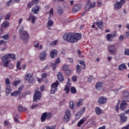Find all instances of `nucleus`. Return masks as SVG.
<instances>
[{
  "label": "nucleus",
  "instance_id": "obj_1",
  "mask_svg": "<svg viewBox=\"0 0 129 129\" xmlns=\"http://www.w3.org/2000/svg\"><path fill=\"white\" fill-rule=\"evenodd\" d=\"M82 35L79 33H67L63 35V39L68 43H76L81 39Z\"/></svg>",
  "mask_w": 129,
  "mask_h": 129
},
{
  "label": "nucleus",
  "instance_id": "obj_2",
  "mask_svg": "<svg viewBox=\"0 0 129 129\" xmlns=\"http://www.w3.org/2000/svg\"><path fill=\"white\" fill-rule=\"evenodd\" d=\"M9 59H13V60H16V55L12 54V53H8L3 56L2 57V61L4 62V67H8L9 63H10Z\"/></svg>",
  "mask_w": 129,
  "mask_h": 129
},
{
  "label": "nucleus",
  "instance_id": "obj_3",
  "mask_svg": "<svg viewBox=\"0 0 129 129\" xmlns=\"http://www.w3.org/2000/svg\"><path fill=\"white\" fill-rule=\"evenodd\" d=\"M19 33L21 40L24 41L25 43H28L29 38H30L29 33L26 31H24V27H22L21 29L19 30Z\"/></svg>",
  "mask_w": 129,
  "mask_h": 129
},
{
  "label": "nucleus",
  "instance_id": "obj_4",
  "mask_svg": "<svg viewBox=\"0 0 129 129\" xmlns=\"http://www.w3.org/2000/svg\"><path fill=\"white\" fill-rule=\"evenodd\" d=\"M79 63L81 67L79 64H78L76 67V72L79 75L81 73V69L82 70H84L86 68V64H85L84 61L81 60Z\"/></svg>",
  "mask_w": 129,
  "mask_h": 129
},
{
  "label": "nucleus",
  "instance_id": "obj_5",
  "mask_svg": "<svg viewBox=\"0 0 129 129\" xmlns=\"http://www.w3.org/2000/svg\"><path fill=\"white\" fill-rule=\"evenodd\" d=\"M52 117V113L51 112H45L42 114L41 117V122H44L46 121V119L47 120H50Z\"/></svg>",
  "mask_w": 129,
  "mask_h": 129
},
{
  "label": "nucleus",
  "instance_id": "obj_6",
  "mask_svg": "<svg viewBox=\"0 0 129 129\" xmlns=\"http://www.w3.org/2000/svg\"><path fill=\"white\" fill-rule=\"evenodd\" d=\"M59 85V82L58 81H56L55 83H52L51 85V92L50 93L51 94H54L56 91L58 90V86Z\"/></svg>",
  "mask_w": 129,
  "mask_h": 129
},
{
  "label": "nucleus",
  "instance_id": "obj_7",
  "mask_svg": "<svg viewBox=\"0 0 129 129\" xmlns=\"http://www.w3.org/2000/svg\"><path fill=\"white\" fill-rule=\"evenodd\" d=\"M96 6V3H95V2H94L93 4H92L90 1L88 0L87 1V4L86 5V7H85V10L87 11H90L91 9L95 8Z\"/></svg>",
  "mask_w": 129,
  "mask_h": 129
},
{
  "label": "nucleus",
  "instance_id": "obj_8",
  "mask_svg": "<svg viewBox=\"0 0 129 129\" xmlns=\"http://www.w3.org/2000/svg\"><path fill=\"white\" fill-rule=\"evenodd\" d=\"M108 51L111 55H115L117 52L116 47L113 45H110L108 46Z\"/></svg>",
  "mask_w": 129,
  "mask_h": 129
},
{
  "label": "nucleus",
  "instance_id": "obj_9",
  "mask_svg": "<svg viewBox=\"0 0 129 129\" xmlns=\"http://www.w3.org/2000/svg\"><path fill=\"white\" fill-rule=\"evenodd\" d=\"M71 117V111L70 109H67L66 111V114L63 117V120L66 122H68Z\"/></svg>",
  "mask_w": 129,
  "mask_h": 129
},
{
  "label": "nucleus",
  "instance_id": "obj_10",
  "mask_svg": "<svg viewBox=\"0 0 129 129\" xmlns=\"http://www.w3.org/2000/svg\"><path fill=\"white\" fill-rule=\"evenodd\" d=\"M41 97H42L41 92L35 91L33 96V101L36 102L37 100H40L41 99Z\"/></svg>",
  "mask_w": 129,
  "mask_h": 129
},
{
  "label": "nucleus",
  "instance_id": "obj_11",
  "mask_svg": "<svg viewBox=\"0 0 129 129\" xmlns=\"http://www.w3.org/2000/svg\"><path fill=\"white\" fill-rule=\"evenodd\" d=\"M116 36H117V33H116V31H114L113 33L107 34L106 38L107 39V41H111V39H112L113 38H115Z\"/></svg>",
  "mask_w": 129,
  "mask_h": 129
},
{
  "label": "nucleus",
  "instance_id": "obj_12",
  "mask_svg": "<svg viewBox=\"0 0 129 129\" xmlns=\"http://www.w3.org/2000/svg\"><path fill=\"white\" fill-rule=\"evenodd\" d=\"M86 108L85 106L83 107L80 111H79L77 114H76V119H79L81 117V115L85 112Z\"/></svg>",
  "mask_w": 129,
  "mask_h": 129
},
{
  "label": "nucleus",
  "instance_id": "obj_13",
  "mask_svg": "<svg viewBox=\"0 0 129 129\" xmlns=\"http://www.w3.org/2000/svg\"><path fill=\"white\" fill-rule=\"evenodd\" d=\"M23 87L20 86L18 91H15L14 92H12L11 94V96H18V95H20L22 91V90L23 89Z\"/></svg>",
  "mask_w": 129,
  "mask_h": 129
},
{
  "label": "nucleus",
  "instance_id": "obj_14",
  "mask_svg": "<svg viewBox=\"0 0 129 129\" xmlns=\"http://www.w3.org/2000/svg\"><path fill=\"white\" fill-rule=\"evenodd\" d=\"M37 19H38V18L33 14H30L29 15L28 21H31L32 24H35V23H36Z\"/></svg>",
  "mask_w": 129,
  "mask_h": 129
},
{
  "label": "nucleus",
  "instance_id": "obj_15",
  "mask_svg": "<svg viewBox=\"0 0 129 129\" xmlns=\"http://www.w3.org/2000/svg\"><path fill=\"white\" fill-rule=\"evenodd\" d=\"M40 6L37 5L34 8H33L31 11L35 15H38L40 12Z\"/></svg>",
  "mask_w": 129,
  "mask_h": 129
},
{
  "label": "nucleus",
  "instance_id": "obj_16",
  "mask_svg": "<svg viewBox=\"0 0 129 129\" xmlns=\"http://www.w3.org/2000/svg\"><path fill=\"white\" fill-rule=\"evenodd\" d=\"M122 5L119 2H117L114 5V9L115 11H118V10H120V9L122 8Z\"/></svg>",
  "mask_w": 129,
  "mask_h": 129
},
{
  "label": "nucleus",
  "instance_id": "obj_17",
  "mask_svg": "<svg viewBox=\"0 0 129 129\" xmlns=\"http://www.w3.org/2000/svg\"><path fill=\"white\" fill-rule=\"evenodd\" d=\"M119 116H120L121 122L123 123V122H126V121H127V117L124 115V113H121L119 115Z\"/></svg>",
  "mask_w": 129,
  "mask_h": 129
},
{
  "label": "nucleus",
  "instance_id": "obj_18",
  "mask_svg": "<svg viewBox=\"0 0 129 129\" xmlns=\"http://www.w3.org/2000/svg\"><path fill=\"white\" fill-rule=\"evenodd\" d=\"M57 55H58V51L55 49L51 50L50 52V56L52 59L55 58Z\"/></svg>",
  "mask_w": 129,
  "mask_h": 129
},
{
  "label": "nucleus",
  "instance_id": "obj_19",
  "mask_svg": "<svg viewBox=\"0 0 129 129\" xmlns=\"http://www.w3.org/2000/svg\"><path fill=\"white\" fill-rule=\"evenodd\" d=\"M127 106V104L125 102V101H122L120 105V109L123 111L125 110V107Z\"/></svg>",
  "mask_w": 129,
  "mask_h": 129
},
{
  "label": "nucleus",
  "instance_id": "obj_20",
  "mask_svg": "<svg viewBox=\"0 0 129 129\" xmlns=\"http://www.w3.org/2000/svg\"><path fill=\"white\" fill-rule=\"evenodd\" d=\"M100 104H104L107 102V99L104 98V97H100L98 101Z\"/></svg>",
  "mask_w": 129,
  "mask_h": 129
},
{
  "label": "nucleus",
  "instance_id": "obj_21",
  "mask_svg": "<svg viewBox=\"0 0 129 129\" xmlns=\"http://www.w3.org/2000/svg\"><path fill=\"white\" fill-rule=\"evenodd\" d=\"M82 8V6H81V5L77 4L73 7V11L74 12H78L79 11H80V10H81Z\"/></svg>",
  "mask_w": 129,
  "mask_h": 129
},
{
  "label": "nucleus",
  "instance_id": "obj_22",
  "mask_svg": "<svg viewBox=\"0 0 129 129\" xmlns=\"http://www.w3.org/2000/svg\"><path fill=\"white\" fill-rule=\"evenodd\" d=\"M32 77V76L31 74H28L25 76V79L29 82V83H32V82H33Z\"/></svg>",
  "mask_w": 129,
  "mask_h": 129
},
{
  "label": "nucleus",
  "instance_id": "obj_23",
  "mask_svg": "<svg viewBox=\"0 0 129 129\" xmlns=\"http://www.w3.org/2000/svg\"><path fill=\"white\" fill-rule=\"evenodd\" d=\"M70 87H71V84L69 83H67L64 88V91L66 92L67 94L69 93V91H70Z\"/></svg>",
  "mask_w": 129,
  "mask_h": 129
},
{
  "label": "nucleus",
  "instance_id": "obj_24",
  "mask_svg": "<svg viewBox=\"0 0 129 129\" xmlns=\"http://www.w3.org/2000/svg\"><path fill=\"white\" fill-rule=\"evenodd\" d=\"M46 55H47V53H46V51H43L42 52H41L39 56L40 58V60L41 61H44V60L46 59Z\"/></svg>",
  "mask_w": 129,
  "mask_h": 129
},
{
  "label": "nucleus",
  "instance_id": "obj_25",
  "mask_svg": "<svg viewBox=\"0 0 129 129\" xmlns=\"http://www.w3.org/2000/svg\"><path fill=\"white\" fill-rule=\"evenodd\" d=\"M103 85V83L102 82H100V81L98 82L95 85V88L97 90H100L101 88H102V86Z\"/></svg>",
  "mask_w": 129,
  "mask_h": 129
},
{
  "label": "nucleus",
  "instance_id": "obj_26",
  "mask_svg": "<svg viewBox=\"0 0 129 129\" xmlns=\"http://www.w3.org/2000/svg\"><path fill=\"white\" fill-rule=\"evenodd\" d=\"M86 120H87V118L86 117H83L82 118L78 123L77 125L78 126V127H80V126H81V125H82V124H83V123H84V122H85V121H86Z\"/></svg>",
  "mask_w": 129,
  "mask_h": 129
},
{
  "label": "nucleus",
  "instance_id": "obj_27",
  "mask_svg": "<svg viewBox=\"0 0 129 129\" xmlns=\"http://www.w3.org/2000/svg\"><path fill=\"white\" fill-rule=\"evenodd\" d=\"M96 25H97L99 29H103V21L102 20L96 22Z\"/></svg>",
  "mask_w": 129,
  "mask_h": 129
},
{
  "label": "nucleus",
  "instance_id": "obj_28",
  "mask_svg": "<svg viewBox=\"0 0 129 129\" xmlns=\"http://www.w3.org/2000/svg\"><path fill=\"white\" fill-rule=\"evenodd\" d=\"M57 77L59 81H64V77H63V74H62L61 72L58 73Z\"/></svg>",
  "mask_w": 129,
  "mask_h": 129
},
{
  "label": "nucleus",
  "instance_id": "obj_29",
  "mask_svg": "<svg viewBox=\"0 0 129 129\" xmlns=\"http://www.w3.org/2000/svg\"><path fill=\"white\" fill-rule=\"evenodd\" d=\"M9 26L10 23L8 21H5L2 24V29H7V28H9Z\"/></svg>",
  "mask_w": 129,
  "mask_h": 129
},
{
  "label": "nucleus",
  "instance_id": "obj_30",
  "mask_svg": "<svg viewBox=\"0 0 129 129\" xmlns=\"http://www.w3.org/2000/svg\"><path fill=\"white\" fill-rule=\"evenodd\" d=\"M95 111L98 115H100L102 113V110L99 107H96L95 108Z\"/></svg>",
  "mask_w": 129,
  "mask_h": 129
},
{
  "label": "nucleus",
  "instance_id": "obj_31",
  "mask_svg": "<svg viewBox=\"0 0 129 129\" xmlns=\"http://www.w3.org/2000/svg\"><path fill=\"white\" fill-rule=\"evenodd\" d=\"M118 69L119 70H120V71L124 70V69H126V66H125L124 63L121 64L119 65Z\"/></svg>",
  "mask_w": 129,
  "mask_h": 129
},
{
  "label": "nucleus",
  "instance_id": "obj_32",
  "mask_svg": "<svg viewBox=\"0 0 129 129\" xmlns=\"http://www.w3.org/2000/svg\"><path fill=\"white\" fill-rule=\"evenodd\" d=\"M28 109L26 107H23L22 105H19L18 106V110L19 111H26Z\"/></svg>",
  "mask_w": 129,
  "mask_h": 129
},
{
  "label": "nucleus",
  "instance_id": "obj_33",
  "mask_svg": "<svg viewBox=\"0 0 129 129\" xmlns=\"http://www.w3.org/2000/svg\"><path fill=\"white\" fill-rule=\"evenodd\" d=\"M6 92L7 94H10V93L12 92V88H11V86L9 87H6Z\"/></svg>",
  "mask_w": 129,
  "mask_h": 129
},
{
  "label": "nucleus",
  "instance_id": "obj_34",
  "mask_svg": "<svg viewBox=\"0 0 129 129\" xmlns=\"http://www.w3.org/2000/svg\"><path fill=\"white\" fill-rule=\"evenodd\" d=\"M71 93L72 94H75V93H77V90L74 87H72L70 90Z\"/></svg>",
  "mask_w": 129,
  "mask_h": 129
},
{
  "label": "nucleus",
  "instance_id": "obj_35",
  "mask_svg": "<svg viewBox=\"0 0 129 129\" xmlns=\"http://www.w3.org/2000/svg\"><path fill=\"white\" fill-rule=\"evenodd\" d=\"M122 96H123L125 98H127L128 96H129V93L126 91H124L123 92L122 94Z\"/></svg>",
  "mask_w": 129,
  "mask_h": 129
},
{
  "label": "nucleus",
  "instance_id": "obj_36",
  "mask_svg": "<svg viewBox=\"0 0 129 129\" xmlns=\"http://www.w3.org/2000/svg\"><path fill=\"white\" fill-rule=\"evenodd\" d=\"M84 102V100L83 99H80L79 101L77 103V106H80V105H82V104Z\"/></svg>",
  "mask_w": 129,
  "mask_h": 129
},
{
  "label": "nucleus",
  "instance_id": "obj_37",
  "mask_svg": "<svg viewBox=\"0 0 129 129\" xmlns=\"http://www.w3.org/2000/svg\"><path fill=\"white\" fill-rule=\"evenodd\" d=\"M11 16H12V13H9L8 14H7L5 16V20L8 21L9 20H10L11 19Z\"/></svg>",
  "mask_w": 129,
  "mask_h": 129
},
{
  "label": "nucleus",
  "instance_id": "obj_38",
  "mask_svg": "<svg viewBox=\"0 0 129 129\" xmlns=\"http://www.w3.org/2000/svg\"><path fill=\"white\" fill-rule=\"evenodd\" d=\"M54 22L52 20H49L47 22V27H53Z\"/></svg>",
  "mask_w": 129,
  "mask_h": 129
},
{
  "label": "nucleus",
  "instance_id": "obj_39",
  "mask_svg": "<svg viewBox=\"0 0 129 129\" xmlns=\"http://www.w3.org/2000/svg\"><path fill=\"white\" fill-rule=\"evenodd\" d=\"M5 82L6 84V87L11 86H10V85L11 84V81H10V79H9L8 78H6L5 80Z\"/></svg>",
  "mask_w": 129,
  "mask_h": 129
},
{
  "label": "nucleus",
  "instance_id": "obj_40",
  "mask_svg": "<svg viewBox=\"0 0 129 129\" xmlns=\"http://www.w3.org/2000/svg\"><path fill=\"white\" fill-rule=\"evenodd\" d=\"M71 73V71H70V70L68 69L66 71H64V75L66 76H69V75H70Z\"/></svg>",
  "mask_w": 129,
  "mask_h": 129
},
{
  "label": "nucleus",
  "instance_id": "obj_41",
  "mask_svg": "<svg viewBox=\"0 0 129 129\" xmlns=\"http://www.w3.org/2000/svg\"><path fill=\"white\" fill-rule=\"evenodd\" d=\"M20 82H21L20 80H18V81H14V83H13L14 86H15V87L18 86V85L20 84Z\"/></svg>",
  "mask_w": 129,
  "mask_h": 129
},
{
  "label": "nucleus",
  "instance_id": "obj_42",
  "mask_svg": "<svg viewBox=\"0 0 129 129\" xmlns=\"http://www.w3.org/2000/svg\"><path fill=\"white\" fill-rule=\"evenodd\" d=\"M16 67H17V69H18L19 70H21L22 69V68H21V62L18 61L17 63Z\"/></svg>",
  "mask_w": 129,
  "mask_h": 129
},
{
  "label": "nucleus",
  "instance_id": "obj_43",
  "mask_svg": "<svg viewBox=\"0 0 129 129\" xmlns=\"http://www.w3.org/2000/svg\"><path fill=\"white\" fill-rule=\"evenodd\" d=\"M70 107L71 109H73V108H74V102H73V101H71L70 102Z\"/></svg>",
  "mask_w": 129,
  "mask_h": 129
},
{
  "label": "nucleus",
  "instance_id": "obj_44",
  "mask_svg": "<svg viewBox=\"0 0 129 129\" xmlns=\"http://www.w3.org/2000/svg\"><path fill=\"white\" fill-rule=\"evenodd\" d=\"M57 13L59 14V15H61L63 14V9L62 8H59V9L57 10Z\"/></svg>",
  "mask_w": 129,
  "mask_h": 129
},
{
  "label": "nucleus",
  "instance_id": "obj_45",
  "mask_svg": "<svg viewBox=\"0 0 129 129\" xmlns=\"http://www.w3.org/2000/svg\"><path fill=\"white\" fill-rule=\"evenodd\" d=\"M115 109L116 112H118V110H119V104L118 103L115 106Z\"/></svg>",
  "mask_w": 129,
  "mask_h": 129
},
{
  "label": "nucleus",
  "instance_id": "obj_46",
  "mask_svg": "<svg viewBox=\"0 0 129 129\" xmlns=\"http://www.w3.org/2000/svg\"><path fill=\"white\" fill-rule=\"evenodd\" d=\"M45 128H46V129H55L56 127H55V125H53V126H46L45 127Z\"/></svg>",
  "mask_w": 129,
  "mask_h": 129
},
{
  "label": "nucleus",
  "instance_id": "obj_47",
  "mask_svg": "<svg viewBox=\"0 0 129 129\" xmlns=\"http://www.w3.org/2000/svg\"><path fill=\"white\" fill-rule=\"evenodd\" d=\"M60 62H61V60H60V58L58 57L55 59V64L57 65V64H59Z\"/></svg>",
  "mask_w": 129,
  "mask_h": 129
},
{
  "label": "nucleus",
  "instance_id": "obj_48",
  "mask_svg": "<svg viewBox=\"0 0 129 129\" xmlns=\"http://www.w3.org/2000/svg\"><path fill=\"white\" fill-rule=\"evenodd\" d=\"M33 5H34V3H33L32 2H30L28 4L27 7L29 9H31V8H32V6H33Z\"/></svg>",
  "mask_w": 129,
  "mask_h": 129
},
{
  "label": "nucleus",
  "instance_id": "obj_49",
  "mask_svg": "<svg viewBox=\"0 0 129 129\" xmlns=\"http://www.w3.org/2000/svg\"><path fill=\"white\" fill-rule=\"evenodd\" d=\"M72 80L74 82H76V81H77V77L76 76H73L72 77Z\"/></svg>",
  "mask_w": 129,
  "mask_h": 129
},
{
  "label": "nucleus",
  "instance_id": "obj_50",
  "mask_svg": "<svg viewBox=\"0 0 129 129\" xmlns=\"http://www.w3.org/2000/svg\"><path fill=\"white\" fill-rule=\"evenodd\" d=\"M13 2V0H10L7 3V4H6V7H10V6H11V4H12Z\"/></svg>",
  "mask_w": 129,
  "mask_h": 129
},
{
  "label": "nucleus",
  "instance_id": "obj_51",
  "mask_svg": "<svg viewBox=\"0 0 129 129\" xmlns=\"http://www.w3.org/2000/svg\"><path fill=\"white\" fill-rule=\"evenodd\" d=\"M4 40H9V34H5L3 36Z\"/></svg>",
  "mask_w": 129,
  "mask_h": 129
},
{
  "label": "nucleus",
  "instance_id": "obj_52",
  "mask_svg": "<svg viewBox=\"0 0 129 129\" xmlns=\"http://www.w3.org/2000/svg\"><path fill=\"white\" fill-rule=\"evenodd\" d=\"M47 76H48V75L47 74V73H44L42 74L41 78H47Z\"/></svg>",
  "mask_w": 129,
  "mask_h": 129
},
{
  "label": "nucleus",
  "instance_id": "obj_53",
  "mask_svg": "<svg viewBox=\"0 0 129 129\" xmlns=\"http://www.w3.org/2000/svg\"><path fill=\"white\" fill-rule=\"evenodd\" d=\"M124 36L125 38H128L129 37V31H126L124 34Z\"/></svg>",
  "mask_w": 129,
  "mask_h": 129
},
{
  "label": "nucleus",
  "instance_id": "obj_54",
  "mask_svg": "<svg viewBox=\"0 0 129 129\" xmlns=\"http://www.w3.org/2000/svg\"><path fill=\"white\" fill-rule=\"evenodd\" d=\"M62 70L63 71H66V70H68V66H67V65L63 66V67H62Z\"/></svg>",
  "mask_w": 129,
  "mask_h": 129
},
{
  "label": "nucleus",
  "instance_id": "obj_55",
  "mask_svg": "<svg viewBox=\"0 0 129 129\" xmlns=\"http://www.w3.org/2000/svg\"><path fill=\"white\" fill-rule=\"evenodd\" d=\"M38 106H39V105L38 104H33L31 106V109H35V108H36V107H38Z\"/></svg>",
  "mask_w": 129,
  "mask_h": 129
},
{
  "label": "nucleus",
  "instance_id": "obj_56",
  "mask_svg": "<svg viewBox=\"0 0 129 129\" xmlns=\"http://www.w3.org/2000/svg\"><path fill=\"white\" fill-rule=\"evenodd\" d=\"M124 54L127 56H129V49H125L124 51Z\"/></svg>",
  "mask_w": 129,
  "mask_h": 129
},
{
  "label": "nucleus",
  "instance_id": "obj_57",
  "mask_svg": "<svg viewBox=\"0 0 129 129\" xmlns=\"http://www.w3.org/2000/svg\"><path fill=\"white\" fill-rule=\"evenodd\" d=\"M126 1L125 0H120V2L119 3H120L121 5H124Z\"/></svg>",
  "mask_w": 129,
  "mask_h": 129
},
{
  "label": "nucleus",
  "instance_id": "obj_58",
  "mask_svg": "<svg viewBox=\"0 0 129 129\" xmlns=\"http://www.w3.org/2000/svg\"><path fill=\"white\" fill-rule=\"evenodd\" d=\"M32 2L33 3V4H34V5H36L37 4H38L39 3V0H32Z\"/></svg>",
  "mask_w": 129,
  "mask_h": 129
},
{
  "label": "nucleus",
  "instance_id": "obj_59",
  "mask_svg": "<svg viewBox=\"0 0 129 129\" xmlns=\"http://www.w3.org/2000/svg\"><path fill=\"white\" fill-rule=\"evenodd\" d=\"M53 14H54V10L53 9V8H52L49 11V14L53 15Z\"/></svg>",
  "mask_w": 129,
  "mask_h": 129
},
{
  "label": "nucleus",
  "instance_id": "obj_60",
  "mask_svg": "<svg viewBox=\"0 0 129 129\" xmlns=\"http://www.w3.org/2000/svg\"><path fill=\"white\" fill-rule=\"evenodd\" d=\"M93 80V78H92V76H91L90 77L88 78V82H91Z\"/></svg>",
  "mask_w": 129,
  "mask_h": 129
},
{
  "label": "nucleus",
  "instance_id": "obj_61",
  "mask_svg": "<svg viewBox=\"0 0 129 129\" xmlns=\"http://www.w3.org/2000/svg\"><path fill=\"white\" fill-rule=\"evenodd\" d=\"M10 124V122L8 121V120H6L4 121V125H9Z\"/></svg>",
  "mask_w": 129,
  "mask_h": 129
},
{
  "label": "nucleus",
  "instance_id": "obj_62",
  "mask_svg": "<svg viewBox=\"0 0 129 129\" xmlns=\"http://www.w3.org/2000/svg\"><path fill=\"white\" fill-rule=\"evenodd\" d=\"M124 39V37L122 35H120L119 37V41H123V39Z\"/></svg>",
  "mask_w": 129,
  "mask_h": 129
},
{
  "label": "nucleus",
  "instance_id": "obj_63",
  "mask_svg": "<svg viewBox=\"0 0 129 129\" xmlns=\"http://www.w3.org/2000/svg\"><path fill=\"white\" fill-rule=\"evenodd\" d=\"M52 68L53 70H55L56 69V64L52 63Z\"/></svg>",
  "mask_w": 129,
  "mask_h": 129
},
{
  "label": "nucleus",
  "instance_id": "obj_64",
  "mask_svg": "<svg viewBox=\"0 0 129 129\" xmlns=\"http://www.w3.org/2000/svg\"><path fill=\"white\" fill-rule=\"evenodd\" d=\"M121 129H129V124H128L127 126L123 127Z\"/></svg>",
  "mask_w": 129,
  "mask_h": 129
}]
</instances>
